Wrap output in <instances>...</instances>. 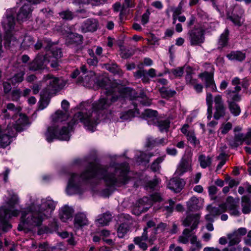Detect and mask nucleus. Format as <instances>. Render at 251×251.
Wrapping results in <instances>:
<instances>
[{
	"mask_svg": "<svg viewBox=\"0 0 251 251\" xmlns=\"http://www.w3.org/2000/svg\"><path fill=\"white\" fill-rule=\"evenodd\" d=\"M98 85L103 89L104 95L93 104V111L91 113L88 114L83 109L85 107V103H83L81 104L82 111L75 113L70 120H68V114L60 110L51 116L52 125L45 133L48 142H51L54 139L68 141L70 133L79 122L84 125L86 130L94 132L99 119L98 111L108 108L113 103L124 97L126 89L112 83L108 79H102Z\"/></svg>",
	"mask_w": 251,
	"mask_h": 251,
	"instance_id": "f257e3e1",
	"label": "nucleus"
},
{
	"mask_svg": "<svg viewBox=\"0 0 251 251\" xmlns=\"http://www.w3.org/2000/svg\"><path fill=\"white\" fill-rule=\"evenodd\" d=\"M128 170V164L126 163L106 169L97 164H91L80 176L71 174L66 188L67 193L68 195L81 194L83 191V182L93 177L103 179L107 186H120L127 181Z\"/></svg>",
	"mask_w": 251,
	"mask_h": 251,
	"instance_id": "f03ea898",
	"label": "nucleus"
},
{
	"mask_svg": "<svg viewBox=\"0 0 251 251\" xmlns=\"http://www.w3.org/2000/svg\"><path fill=\"white\" fill-rule=\"evenodd\" d=\"M55 205V202L50 198L37 199L22 211L18 230L31 229L41 226L44 220L51 216Z\"/></svg>",
	"mask_w": 251,
	"mask_h": 251,
	"instance_id": "7ed1b4c3",
	"label": "nucleus"
},
{
	"mask_svg": "<svg viewBox=\"0 0 251 251\" xmlns=\"http://www.w3.org/2000/svg\"><path fill=\"white\" fill-rule=\"evenodd\" d=\"M17 202L16 197L13 195L8 201L6 206L2 207L0 210V229L4 232L11 227V225L7 222V219L12 217H16L19 214L18 210L14 207Z\"/></svg>",
	"mask_w": 251,
	"mask_h": 251,
	"instance_id": "20e7f679",
	"label": "nucleus"
},
{
	"mask_svg": "<svg viewBox=\"0 0 251 251\" xmlns=\"http://www.w3.org/2000/svg\"><path fill=\"white\" fill-rule=\"evenodd\" d=\"M2 26L3 29L7 34L6 37V40L9 42V44H12L13 46H16L18 44L17 41L14 37L9 36V33L13 29L15 25V20L13 16L10 14H7L5 17H4L2 22Z\"/></svg>",
	"mask_w": 251,
	"mask_h": 251,
	"instance_id": "39448f33",
	"label": "nucleus"
},
{
	"mask_svg": "<svg viewBox=\"0 0 251 251\" xmlns=\"http://www.w3.org/2000/svg\"><path fill=\"white\" fill-rule=\"evenodd\" d=\"M192 153H185L178 164L175 175L176 176H181L184 173L191 171L192 169Z\"/></svg>",
	"mask_w": 251,
	"mask_h": 251,
	"instance_id": "423d86ee",
	"label": "nucleus"
},
{
	"mask_svg": "<svg viewBox=\"0 0 251 251\" xmlns=\"http://www.w3.org/2000/svg\"><path fill=\"white\" fill-rule=\"evenodd\" d=\"M189 39L192 46H200L204 42V31L201 28H195L189 32Z\"/></svg>",
	"mask_w": 251,
	"mask_h": 251,
	"instance_id": "0eeeda50",
	"label": "nucleus"
},
{
	"mask_svg": "<svg viewBox=\"0 0 251 251\" xmlns=\"http://www.w3.org/2000/svg\"><path fill=\"white\" fill-rule=\"evenodd\" d=\"M44 79L48 85V90L49 94L51 91L61 89L64 85L62 79L53 77L51 75H47L44 77Z\"/></svg>",
	"mask_w": 251,
	"mask_h": 251,
	"instance_id": "6e6552de",
	"label": "nucleus"
},
{
	"mask_svg": "<svg viewBox=\"0 0 251 251\" xmlns=\"http://www.w3.org/2000/svg\"><path fill=\"white\" fill-rule=\"evenodd\" d=\"M20 2L24 5L17 14V20L23 22L29 18L32 11L31 4L34 3L27 0L23 1L22 0H20Z\"/></svg>",
	"mask_w": 251,
	"mask_h": 251,
	"instance_id": "1a4fd4ad",
	"label": "nucleus"
},
{
	"mask_svg": "<svg viewBox=\"0 0 251 251\" xmlns=\"http://www.w3.org/2000/svg\"><path fill=\"white\" fill-rule=\"evenodd\" d=\"M47 56L38 55L29 64V69L32 71L43 70L46 68L50 60Z\"/></svg>",
	"mask_w": 251,
	"mask_h": 251,
	"instance_id": "9d476101",
	"label": "nucleus"
},
{
	"mask_svg": "<svg viewBox=\"0 0 251 251\" xmlns=\"http://www.w3.org/2000/svg\"><path fill=\"white\" fill-rule=\"evenodd\" d=\"M247 232V230L246 228L240 227L235 230L233 233L228 234L227 238L229 240V246L230 247L238 244L241 241L242 236L245 235Z\"/></svg>",
	"mask_w": 251,
	"mask_h": 251,
	"instance_id": "9b49d317",
	"label": "nucleus"
},
{
	"mask_svg": "<svg viewBox=\"0 0 251 251\" xmlns=\"http://www.w3.org/2000/svg\"><path fill=\"white\" fill-rule=\"evenodd\" d=\"M214 101L215 108L214 118L216 120H218L221 117H223L225 115L226 108L224 106L221 96L219 95H216L214 98Z\"/></svg>",
	"mask_w": 251,
	"mask_h": 251,
	"instance_id": "f8f14e48",
	"label": "nucleus"
},
{
	"mask_svg": "<svg viewBox=\"0 0 251 251\" xmlns=\"http://www.w3.org/2000/svg\"><path fill=\"white\" fill-rule=\"evenodd\" d=\"M200 214H193L188 215L183 221L182 224L184 226H190L191 230H193L198 227L200 223Z\"/></svg>",
	"mask_w": 251,
	"mask_h": 251,
	"instance_id": "ddd939ff",
	"label": "nucleus"
},
{
	"mask_svg": "<svg viewBox=\"0 0 251 251\" xmlns=\"http://www.w3.org/2000/svg\"><path fill=\"white\" fill-rule=\"evenodd\" d=\"M199 77L204 81L205 86L210 88L212 91H217V87L214 81L213 73L205 72L199 75Z\"/></svg>",
	"mask_w": 251,
	"mask_h": 251,
	"instance_id": "4468645a",
	"label": "nucleus"
},
{
	"mask_svg": "<svg viewBox=\"0 0 251 251\" xmlns=\"http://www.w3.org/2000/svg\"><path fill=\"white\" fill-rule=\"evenodd\" d=\"M98 27V22L94 19H88L82 24L80 29L82 32H93L96 31Z\"/></svg>",
	"mask_w": 251,
	"mask_h": 251,
	"instance_id": "2eb2a0df",
	"label": "nucleus"
},
{
	"mask_svg": "<svg viewBox=\"0 0 251 251\" xmlns=\"http://www.w3.org/2000/svg\"><path fill=\"white\" fill-rule=\"evenodd\" d=\"M185 184L184 181L179 178L174 177L171 179L167 184L168 188L176 193L179 192Z\"/></svg>",
	"mask_w": 251,
	"mask_h": 251,
	"instance_id": "dca6fc26",
	"label": "nucleus"
},
{
	"mask_svg": "<svg viewBox=\"0 0 251 251\" xmlns=\"http://www.w3.org/2000/svg\"><path fill=\"white\" fill-rule=\"evenodd\" d=\"M89 220L85 213H78L76 214L74 219V226L76 229H79L84 226L88 225Z\"/></svg>",
	"mask_w": 251,
	"mask_h": 251,
	"instance_id": "f3484780",
	"label": "nucleus"
},
{
	"mask_svg": "<svg viewBox=\"0 0 251 251\" xmlns=\"http://www.w3.org/2000/svg\"><path fill=\"white\" fill-rule=\"evenodd\" d=\"M112 218V215L110 213H103L99 216L98 218L96 220V224L99 226H107L111 221Z\"/></svg>",
	"mask_w": 251,
	"mask_h": 251,
	"instance_id": "a211bd4d",
	"label": "nucleus"
},
{
	"mask_svg": "<svg viewBox=\"0 0 251 251\" xmlns=\"http://www.w3.org/2000/svg\"><path fill=\"white\" fill-rule=\"evenodd\" d=\"M246 138L243 133H235L233 139L228 141L229 145L232 148H237L243 144L244 141L246 142Z\"/></svg>",
	"mask_w": 251,
	"mask_h": 251,
	"instance_id": "6ab92c4d",
	"label": "nucleus"
},
{
	"mask_svg": "<svg viewBox=\"0 0 251 251\" xmlns=\"http://www.w3.org/2000/svg\"><path fill=\"white\" fill-rule=\"evenodd\" d=\"M73 212L74 210L71 207L68 206L62 207L59 213L60 218L62 221L66 222L72 217Z\"/></svg>",
	"mask_w": 251,
	"mask_h": 251,
	"instance_id": "aec40b11",
	"label": "nucleus"
},
{
	"mask_svg": "<svg viewBox=\"0 0 251 251\" xmlns=\"http://www.w3.org/2000/svg\"><path fill=\"white\" fill-rule=\"evenodd\" d=\"M226 94L227 103L236 102L241 100V96L235 91L228 89L226 91Z\"/></svg>",
	"mask_w": 251,
	"mask_h": 251,
	"instance_id": "412c9836",
	"label": "nucleus"
},
{
	"mask_svg": "<svg viewBox=\"0 0 251 251\" xmlns=\"http://www.w3.org/2000/svg\"><path fill=\"white\" fill-rule=\"evenodd\" d=\"M242 211L244 214H248L251 211V196H244L242 198Z\"/></svg>",
	"mask_w": 251,
	"mask_h": 251,
	"instance_id": "4be33fe9",
	"label": "nucleus"
},
{
	"mask_svg": "<svg viewBox=\"0 0 251 251\" xmlns=\"http://www.w3.org/2000/svg\"><path fill=\"white\" fill-rule=\"evenodd\" d=\"M137 204L140 211H146L152 205V201L148 197H144L138 201Z\"/></svg>",
	"mask_w": 251,
	"mask_h": 251,
	"instance_id": "5701e85b",
	"label": "nucleus"
},
{
	"mask_svg": "<svg viewBox=\"0 0 251 251\" xmlns=\"http://www.w3.org/2000/svg\"><path fill=\"white\" fill-rule=\"evenodd\" d=\"M207 211L213 216L220 215L226 211L225 204H221L218 207H212L209 205L206 207Z\"/></svg>",
	"mask_w": 251,
	"mask_h": 251,
	"instance_id": "b1692460",
	"label": "nucleus"
},
{
	"mask_svg": "<svg viewBox=\"0 0 251 251\" xmlns=\"http://www.w3.org/2000/svg\"><path fill=\"white\" fill-rule=\"evenodd\" d=\"M230 60H236L241 61L245 59V53L240 51H231L226 55Z\"/></svg>",
	"mask_w": 251,
	"mask_h": 251,
	"instance_id": "393cba45",
	"label": "nucleus"
},
{
	"mask_svg": "<svg viewBox=\"0 0 251 251\" xmlns=\"http://www.w3.org/2000/svg\"><path fill=\"white\" fill-rule=\"evenodd\" d=\"M83 37L81 35L76 33H69L66 38V41L70 44H79L82 42Z\"/></svg>",
	"mask_w": 251,
	"mask_h": 251,
	"instance_id": "a878e982",
	"label": "nucleus"
},
{
	"mask_svg": "<svg viewBox=\"0 0 251 251\" xmlns=\"http://www.w3.org/2000/svg\"><path fill=\"white\" fill-rule=\"evenodd\" d=\"M200 166L202 168H206L210 166L212 162V158L209 156H206L204 154H200L198 157Z\"/></svg>",
	"mask_w": 251,
	"mask_h": 251,
	"instance_id": "bb28decb",
	"label": "nucleus"
},
{
	"mask_svg": "<svg viewBox=\"0 0 251 251\" xmlns=\"http://www.w3.org/2000/svg\"><path fill=\"white\" fill-rule=\"evenodd\" d=\"M192 231V230L188 228L184 229L182 235L179 236L178 238V242L184 244L188 243L189 239L190 240L192 236L193 235L191 234Z\"/></svg>",
	"mask_w": 251,
	"mask_h": 251,
	"instance_id": "cd10ccee",
	"label": "nucleus"
},
{
	"mask_svg": "<svg viewBox=\"0 0 251 251\" xmlns=\"http://www.w3.org/2000/svg\"><path fill=\"white\" fill-rule=\"evenodd\" d=\"M229 33L228 29L226 28L223 33L221 34L218 41V48H223L227 45Z\"/></svg>",
	"mask_w": 251,
	"mask_h": 251,
	"instance_id": "c85d7f7f",
	"label": "nucleus"
},
{
	"mask_svg": "<svg viewBox=\"0 0 251 251\" xmlns=\"http://www.w3.org/2000/svg\"><path fill=\"white\" fill-rule=\"evenodd\" d=\"M200 201L196 197H192L190 200L187 202V205L188 209L190 210H197L201 208L200 205Z\"/></svg>",
	"mask_w": 251,
	"mask_h": 251,
	"instance_id": "c756f323",
	"label": "nucleus"
},
{
	"mask_svg": "<svg viewBox=\"0 0 251 251\" xmlns=\"http://www.w3.org/2000/svg\"><path fill=\"white\" fill-rule=\"evenodd\" d=\"M227 104L230 112L233 116H238L240 114L241 110L236 102H230Z\"/></svg>",
	"mask_w": 251,
	"mask_h": 251,
	"instance_id": "7c9ffc66",
	"label": "nucleus"
},
{
	"mask_svg": "<svg viewBox=\"0 0 251 251\" xmlns=\"http://www.w3.org/2000/svg\"><path fill=\"white\" fill-rule=\"evenodd\" d=\"M34 43L33 38L30 36L26 35L21 43V47L24 50H26L32 46Z\"/></svg>",
	"mask_w": 251,
	"mask_h": 251,
	"instance_id": "2f4dec72",
	"label": "nucleus"
},
{
	"mask_svg": "<svg viewBox=\"0 0 251 251\" xmlns=\"http://www.w3.org/2000/svg\"><path fill=\"white\" fill-rule=\"evenodd\" d=\"M244 13V10L240 8L239 14L240 16L236 15L235 13H233L232 16H229L228 18L233 23V24L238 26L241 25L242 22L241 21V15Z\"/></svg>",
	"mask_w": 251,
	"mask_h": 251,
	"instance_id": "473e14b6",
	"label": "nucleus"
},
{
	"mask_svg": "<svg viewBox=\"0 0 251 251\" xmlns=\"http://www.w3.org/2000/svg\"><path fill=\"white\" fill-rule=\"evenodd\" d=\"M159 92L161 94V97L164 99H169L171 98L176 94V92L175 90L168 89L165 87H162L160 88Z\"/></svg>",
	"mask_w": 251,
	"mask_h": 251,
	"instance_id": "72a5a7b5",
	"label": "nucleus"
},
{
	"mask_svg": "<svg viewBox=\"0 0 251 251\" xmlns=\"http://www.w3.org/2000/svg\"><path fill=\"white\" fill-rule=\"evenodd\" d=\"M232 125L230 122L223 123L218 131V135L219 137L221 135H225L228 132V131L232 128Z\"/></svg>",
	"mask_w": 251,
	"mask_h": 251,
	"instance_id": "f704fd0d",
	"label": "nucleus"
},
{
	"mask_svg": "<svg viewBox=\"0 0 251 251\" xmlns=\"http://www.w3.org/2000/svg\"><path fill=\"white\" fill-rule=\"evenodd\" d=\"M190 242L193 245L190 248V251H199L201 248V245L200 241H198L197 237L193 235L190 239Z\"/></svg>",
	"mask_w": 251,
	"mask_h": 251,
	"instance_id": "c9c22d12",
	"label": "nucleus"
},
{
	"mask_svg": "<svg viewBox=\"0 0 251 251\" xmlns=\"http://www.w3.org/2000/svg\"><path fill=\"white\" fill-rule=\"evenodd\" d=\"M206 103L208 105L207 108V118L210 120L212 117V95L210 93H207L206 97Z\"/></svg>",
	"mask_w": 251,
	"mask_h": 251,
	"instance_id": "e433bc0d",
	"label": "nucleus"
},
{
	"mask_svg": "<svg viewBox=\"0 0 251 251\" xmlns=\"http://www.w3.org/2000/svg\"><path fill=\"white\" fill-rule=\"evenodd\" d=\"M107 0H74V2L78 4H91L93 5H98L103 4Z\"/></svg>",
	"mask_w": 251,
	"mask_h": 251,
	"instance_id": "4c0bfd02",
	"label": "nucleus"
},
{
	"mask_svg": "<svg viewBox=\"0 0 251 251\" xmlns=\"http://www.w3.org/2000/svg\"><path fill=\"white\" fill-rule=\"evenodd\" d=\"M129 230V227L127 224L123 223L117 229V235L118 237L123 238Z\"/></svg>",
	"mask_w": 251,
	"mask_h": 251,
	"instance_id": "58836bf2",
	"label": "nucleus"
},
{
	"mask_svg": "<svg viewBox=\"0 0 251 251\" xmlns=\"http://www.w3.org/2000/svg\"><path fill=\"white\" fill-rule=\"evenodd\" d=\"M227 204L229 202H232V204L228 205V209L230 210V214L234 216H238L239 214V211L236 208V205L234 200L232 197H229L227 199Z\"/></svg>",
	"mask_w": 251,
	"mask_h": 251,
	"instance_id": "ea45409f",
	"label": "nucleus"
},
{
	"mask_svg": "<svg viewBox=\"0 0 251 251\" xmlns=\"http://www.w3.org/2000/svg\"><path fill=\"white\" fill-rule=\"evenodd\" d=\"M170 122L169 120H160L157 122L156 126L160 131H166L170 126Z\"/></svg>",
	"mask_w": 251,
	"mask_h": 251,
	"instance_id": "a19ab883",
	"label": "nucleus"
},
{
	"mask_svg": "<svg viewBox=\"0 0 251 251\" xmlns=\"http://www.w3.org/2000/svg\"><path fill=\"white\" fill-rule=\"evenodd\" d=\"M134 76L137 79L141 78L143 81L144 82H147L149 81V79L147 76V72L144 70H139L135 72Z\"/></svg>",
	"mask_w": 251,
	"mask_h": 251,
	"instance_id": "79ce46f5",
	"label": "nucleus"
},
{
	"mask_svg": "<svg viewBox=\"0 0 251 251\" xmlns=\"http://www.w3.org/2000/svg\"><path fill=\"white\" fill-rule=\"evenodd\" d=\"M25 72L24 71H21L20 72L15 74L11 78V81L13 85L17 83L21 82L24 79V76Z\"/></svg>",
	"mask_w": 251,
	"mask_h": 251,
	"instance_id": "37998d69",
	"label": "nucleus"
},
{
	"mask_svg": "<svg viewBox=\"0 0 251 251\" xmlns=\"http://www.w3.org/2000/svg\"><path fill=\"white\" fill-rule=\"evenodd\" d=\"M135 116V112L132 110H129L120 113V118L122 121L130 120Z\"/></svg>",
	"mask_w": 251,
	"mask_h": 251,
	"instance_id": "c03bdc74",
	"label": "nucleus"
},
{
	"mask_svg": "<svg viewBox=\"0 0 251 251\" xmlns=\"http://www.w3.org/2000/svg\"><path fill=\"white\" fill-rule=\"evenodd\" d=\"M143 115L147 119H151L152 121L156 120L157 111L148 109L144 111Z\"/></svg>",
	"mask_w": 251,
	"mask_h": 251,
	"instance_id": "a18cd8bd",
	"label": "nucleus"
},
{
	"mask_svg": "<svg viewBox=\"0 0 251 251\" xmlns=\"http://www.w3.org/2000/svg\"><path fill=\"white\" fill-rule=\"evenodd\" d=\"M164 160V157H160L157 158L151 164V169L153 171L156 172L158 171L160 168L159 164Z\"/></svg>",
	"mask_w": 251,
	"mask_h": 251,
	"instance_id": "49530a36",
	"label": "nucleus"
},
{
	"mask_svg": "<svg viewBox=\"0 0 251 251\" xmlns=\"http://www.w3.org/2000/svg\"><path fill=\"white\" fill-rule=\"evenodd\" d=\"M152 155L151 153L146 154L144 152H141L140 156L138 158V161L139 162L148 163L149 162L150 157Z\"/></svg>",
	"mask_w": 251,
	"mask_h": 251,
	"instance_id": "de8ad7c7",
	"label": "nucleus"
},
{
	"mask_svg": "<svg viewBox=\"0 0 251 251\" xmlns=\"http://www.w3.org/2000/svg\"><path fill=\"white\" fill-rule=\"evenodd\" d=\"M185 79L186 84L191 86H193L197 82V80L194 78L190 73L186 74Z\"/></svg>",
	"mask_w": 251,
	"mask_h": 251,
	"instance_id": "09e8293b",
	"label": "nucleus"
},
{
	"mask_svg": "<svg viewBox=\"0 0 251 251\" xmlns=\"http://www.w3.org/2000/svg\"><path fill=\"white\" fill-rule=\"evenodd\" d=\"M141 238L139 237H135L134 239V243L139 246L143 251H145L147 249L148 246L146 243L142 242Z\"/></svg>",
	"mask_w": 251,
	"mask_h": 251,
	"instance_id": "8fccbe9b",
	"label": "nucleus"
},
{
	"mask_svg": "<svg viewBox=\"0 0 251 251\" xmlns=\"http://www.w3.org/2000/svg\"><path fill=\"white\" fill-rule=\"evenodd\" d=\"M81 80H79V81L83 83V85L84 86L90 87L91 86V83L94 80L93 77L89 76L88 75H85L84 78H81Z\"/></svg>",
	"mask_w": 251,
	"mask_h": 251,
	"instance_id": "3c124183",
	"label": "nucleus"
},
{
	"mask_svg": "<svg viewBox=\"0 0 251 251\" xmlns=\"http://www.w3.org/2000/svg\"><path fill=\"white\" fill-rule=\"evenodd\" d=\"M59 15L61 18L65 20H70L73 18L72 13L69 10L63 11L59 13Z\"/></svg>",
	"mask_w": 251,
	"mask_h": 251,
	"instance_id": "603ef678",
	"label": "nucleus"
},
{
	"mask_svg": "<svg viewBox=\"0 0 251 251\" xmlns=\"http://www.w3.org/2000/svg\"><path fill=\"white\" fill-rule=\"evenodd\" d=\"M186 136L190 143L195 145L199 143V141L193 132L191 131L190 133H188Z\"/></svg>",
	"mask_w": 251,
	"mask_h": 251,
	"instance_id": "864d4df0",
	"label": "nucleus"
},
{
	"mask_svg": "<svg viewBox=\"0 0 251 251\" xmlns=\"http://www.w3.org/2000/svg\"><path fill=\"white\" fill-rule=\"evenodd\" d=\"M169 205L165 206L162 207L163 211H166L167 213H171L173 211L174 206L175 204V201L172 200L169 201Z\"/></svg>",
	"mask_w": 251,
	"mask_h": 251,
	"instance_id": "5fc2aeb1",
	"label": "nucleus"
},
{
	"mask_svg": "<svg viewBox=\"0 0 251 251\" xmlns=\"http://www.w3.org/2000/svg\"><path fill=\"white\" fill-rule=\"evenodd\" d=\"M150 14L149 10L147 9L146 12L142 15L141 19L142 25H145L148 23Z\"/></svg>",
	"mask_w": 251,
	"mask_h": 251,
	"instance_id": "6e6d98bb",
	"label": "nucleus"
},
{
	"mask_svg": "<svg viewBox=\"0 0 251 251\" xmlns=\"http://www.w3.org/2000/svg\"><path fill=\"white\" fill-rule=\"evenodd\" d=\"M171 73L176 77L181 76L183 74V69L182 68L178 67L172 70Z\"/></svg>",
	"mask_w": 251,
	"mask_h": 251,
	"instance_id": "4d7b16f0",
	"label": "nucleus"
},
{
	"mask_svg": "<svg viewBox=\"0 0 251 251\" xmlns=\"http://www.w3.org/2000/svg\"><path fill=\"white\" fill-rule=\"evenodd\" d=\"M171 10L173 12V15L178 16L182 12V6L180 3L176 7H171Z\"/></svg>",
	"mask_w": 251,
	"mask_h": 251,
	"instance_id": "13d9d810",
	"label": "nucleus"
},
{
	"mask_svg": "<svg viewBox=\"0 0 251 251\" xmlns=\"http://www.w3.org/2000/svg\"><path fill=\"white\" fill-rule=\"evenodd\" d=\"M51 53L53 57L55 59L59 58L62 56V52L60 49L59 48L52 49Z\"/></svg>",
	"mask_w": 251,
	"mask_h": 251,
	"instance_id": "bf43d9fd",
	"label": "nucleus"
},
{
	"mask_svg": "<svg viewBox=\"0 0 251 251\" xmlns=\"http://www.w3.org/2000/svg\"><path fill=\"white\" fill-rule=\"evenodd\" d=\"M9 173L10 170L8 168L5 169V170L0 174V179H2L5 182H7Z\"/></svg>",
	"mask_w": 251,
	"mask_h": 251,
	"instance_id": "052dcab7",
	"label": "nucleus"
},
{
	"mask_svg": "<svg viewBox=\"0 0 251 251\" xmlns=\"http://www.w3.org/2000/svg\"><path fill=\"white\" fill-rule=\"evenodd\" d=\"M109 70L114 74H121L122 71L116 64H112L111 67L109 68Z\"/></svg>",
	"mask_w": 251,
	"mask_h": 251,
	"instance_id": "680f3d73",
	"label": "nucleus"
},
{
	"mask_svg": "<svg viewBox=\"0 0 251 251\" xmlns=\"http://www.w3.org/2000/svg\"><path fill=\"white\" fill-rule=\"evenodd\" d=\"M149 41L151 45H158L159 39L156 37L154 34H151L150 37L149 39Z\"/></svg>",
	"mask_w": 251,
	"mask_h": 251,
	"instance_id": "e2e57ef3",
	"label": "nucleus"
},
{
	"mask_svg": "<svg viewBox=\"0 0 251 251\" xmlns=\"http://www.w3.org/2000/svg\"><path fill=\"white\" fill-rule=\"evenodd\" d=\"M37 251H51V249L47 244L44 243L39 246Z\"/></svg>",
	"mask_w": 251,
	"mask_h": 251,
	"instance_id": "0e129e2a",
	"label": "nucleus"
},
{
	"mask_svg": "<svg viewBox=\"0 0 251 251\" xmlns=\"http://www.w3.org/2000/svg\"><path fill=\"white\" fill-rule=\"evenodd\" d=\"M69 102L67 100H62L61 102V107L64 110V112H66L68 113L67 111L69 108Z\"/></svg>",
	"mask_w": 251,
	"mask_h": 251,
	"instance_id": "69168bd1",
	"label": "nucleus"
},
{
	"mask_svg": "<svg viewBox=\"0 0 251 251\" xmlns=\"http://www.w3.org/2000/svg\"><path fill=\"white\" fill-rule=\"evenodd\" d=\"M98 63V59L96 57L87 59V63L90 66H96Z\"/></svg>",
	"mask_w": 251,
	"mask_h": 251,
	"instance_id": "338daca9",
	"label": "nucleus"
},
{
	"mask_svg": "<svg viewBox=\"0 0 251 251\" xmlns=\"http://www.w3.org/2000/svg\"><path fill=\"white\" fill-rule=\"evenodd\" d=\"M246 138V143L247 145H251V129H249L246 135H245Z\"/></svg>",
	"mask_w": 251,
	"mask_h": 251,
	"instance_id": "774afa93",
	"label": "nucleus"
}]
</instances>
